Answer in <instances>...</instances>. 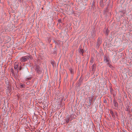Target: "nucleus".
Returning <instances> with one entry per match:
<instances>
[{
	"mask_svg": "<svg viewBox=\"0 0 132 132\" xmlns=\"http://www.w3.org/2000/svg\"><path fill=\"white\" fill-rule=\"evenodd\" d=\"M89 104L90 105L91 104V103L90 102H89Z\"/></svg>",
	"mask_w": 132,
	"mask_h": 132,
	"instance_id": "nucleus-17",
	"label": "nucleus"
},
{
	"mask_svg": "<svg viewBox=\"0 0 132 132\" xmlns=\"http://www.w3.org/2000/svg\"><path fill=\"white\" fill-rule=\"evenodd\" d=\"M108 33H107V35H108Z\"/></svg>",
	"mask_w": 132,
	"mask_h": 132,
	"instance_id": "nucleus-19",
	"label": "nucleus"
},
{
	"mask_svg": "<svg viewBox=\"0 0 132 132\" xmlns=\"http://www.w3.org/2000/svg\"><path fill=\"white\" fill-rule=\"evenodd\" d=\"M36 69V72L38 74H40L42 73V71L43 70L42 68L38 66H37V67Z\"/></svg>",
	"mask_w": 132,
	"mask_h": 132,
	"instance_id": "nucleus-2",
	"label": "nucleus"
},
{
	"mask_svg": "<svg viewBox=\"0 0 132 132\" xmlns=\"http://www.w3.org/2000/svg\"><path fill=\"white\" fill-rule=\"evenodd\" d=\"M96 65L95 64H93L91 66L90 69H92V70L93 71L95 69Z\"/></svg>",
	"mask_w": 132,
	"mask_h": 132,
	"instance_id": "nucleus-7",
	"label": "nucleus"
},
{
	"mask_svg": "<svg viewBox=\"0 0 132 132\" xmlns=\"http://www.w3.org/2000/svg\"><path fill=\"white\" fill-rule=\"evenodd\" d=\"M11 38L9 37L6 36L4 37V39L6 40H7V42H9L11 40Z\"/></svg>",
	"mask_w": 132,
	"mask_h": 132,
	"instance_id": "nucleus-5",
	"label": "nucleus"
},
{
	"mask_svg": "<svg viewBox=\"0 0 132 132\" xmlns=\"http://www.w3.org/2000/svg\"><path fill=\"white\" fill-rule=\"evenodd\" d=\"M106 60V62H107L108 61V60L107 59H105V60Z\"/></svg>",
	"mask_w": 132,
	"mask_h": 132,
	"instance_id": "nucleus-16",
	"label": "nucleus"
},
{
	"mask_svg": "<svg viewBox=\"0 0 132 132\" xmlns=\"http://www.w3.org/2000/svg\"><path fill=\"white\" fill-rule=\"evenodd\" d=\"M110 113L111 114H112V115H113V112L112 111H111Z\"/></svg>",
	"mask_w": 132,
	"mask_h": 132,
	"instance_id": "nucleus-14",
	"label": "nucleus"
},
{
	"mask_svg": "<svg viewBox=\"0 0 132 132\" xmlns=\"http://www.w3.org/2000/svg\"><path fill=\"white\" fill-rule=\"evenodd\" d=\"M31 79V78L30 77V78H27V80H30Z\"/></svg>",
	"mask_w": 132,
	"mask_h": 132,
	"instance_id": "nucleus-13",
	"label": "nucleus"
},
{
	"mask_svg": "<svg viewBox=\"0 0 132 132\" xmlns=\"http://www.w3.org/2000/svg\"><path fill=\"white\" fill-rule=\"evenodd\" d=\"M113 102L114 106L116 107H117L118 106V104L115 100H113Z\"/></svg>",
	"mask_w": 132,
	"mask_h": 132,
	"instance_id": "nucleus-6",
	"label": "nucleus"
},
{
	"mask_svg": "<svg viewBox=\"0 0 132 132\" xmlns=\"http://www.w3.org/2000/svg\"><path fill=\"white\" fill-rule=\"evenodd\" d=\"M69 118H68L65 119V121L67 123H68L69 122Z\"/></svg>",
	"mask_w": 132,
	"mask_h": 132,
	"instance_id": "nucleus-11",
	"label": "nucleus"
},
{
	"mask_svg": "<svg viewBox=\"0 0 132 132\" xmlns=\"http://www.w3.org/2000/svg\"><path fill=\"white\" fill-rule=\"evenodd\" d=\"M101 43L102 42L101 40V38L100 37L98 38V40L97 42V44L96 45L98 47L100 44H101Z\"/></svg>",
	"mask_w": 132,
	"mask_h": 132,
	"instance_id": "nucleus-4",
	"label": "nucleus"
},
{
	"mask_svg": "<svg viewBox=\"0 0 132 132\" xmlns=\"http://www.w3.org/2000/svg\"><path fill=\"white\" fill-rule=\"evenodd\" d=\"M17 1H18L19 2L21 3V2L22 0H17Z\"/></svg>",
	"mask_w": 132,
	"mask_h": 132,
	"instance_id": "nucleus-15",
	"label": "nucleus"
},
{
	"mask_svg": "<svg viewBox=\"0 0 132 132\" xmlns=\"http://www.w3.org/2000/svg\"><path fill=\"white\" fill-rule=\"evenodd\" d=\"M19 65L18 63H15L14 64V69L15 70H16L17 72H18V67Z\"/></svg>",
	"mask_w": 132,
	"mask_h": 132,
	"instance_id": "nucleus-3",
	"label": "nucleus"
},
{
	"mask_svg": "<svg viewBox=\"0 0 132 132\" xmlns=\"http://www.w3.org/2000/svg\"><path fill=\"white\" fill-rule=\"evenodd\" d=\"M113 90V89L111 88H110V92H112Z\"/></svg>",
	"mask_w": 132,
	"mask_h": 132,
	"instance_id": "nucleus-12",
	"label": "nucleus"
},
{
	"mask_svg": "<svg viewBox=\"0 0 132 132\" xmlns=\"http://www.w3.org/2000/svg\"><path fill=\"white\" fill-rule=\"evenodd\" d=\"M69 70L70 71V72L72 74L74 73V72L73 70L71 68H70L69 69Z\"/></svg>",
	"mask_w": 132,
	"mask_h": 132,
	"instance_id": "nucleus-9",
	"label": "nucleus"
},
{
	"mask_svg": "<svg viewBox=\"0 0 132 132\" xmlns=\"http://www.w3.org/2000/svg\"><path fill=\"white\" fill-rule=\"evenodd\" d=\"M29 58L31 59V56L30 55L28 56H24L20 58V60L21 62H26L29 59Z\"/></svg>",
	"mask_w": 132,
	"mask_h": 132,
	"instance_id": "nucleus-1",
	"label": "nucleus"
},
{
	"mask_svg": "<svg viewBox=\"0 0 132 132\" xmlns=\"http://www.w3.org/2000/svg\"><path fill=\"white\" fill-rule=\"evenodd\" d=\"M21 67H20V70H21Z\"/></svg>",
	"mask_w": 132,
	"mask_h": 132,
	"instance_id": "nucleus-18",
	"label": "nucleus"
},
{
	"mask_svg": "<svg viewBox=\"0 0 132 132\" xmlns=\"http://www.w3.org/2000/svg\"><path fill=\"white\" fill-rule=\"evenodd\" d=\"M24 86V85L23 84H22L20 86V87L21 88H23L25 87Z\"/></svg>",
	"mask_w": 132,
	"mask_h": 132,
	"instance_id": "nucleus-10",
	"label": "nucleus"
},
{
	"mask_svg": "<svg viewBox=\"0 0 132 132\" xmlns=\"http://www.w3.org/2000/svg\"><path fill=\"white\" fill-rule=\"evenodd\" d=\"M79 53L81 52L82 54H83L84 52V51L82 49L80 48H79Z\"/></svg>",
	"mask_w": 132,
	"mask_h": 132,
	"instance_id": "nucleus-8",
	"label": "nucleus"
}]
</instances>
